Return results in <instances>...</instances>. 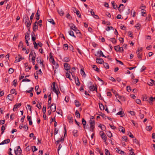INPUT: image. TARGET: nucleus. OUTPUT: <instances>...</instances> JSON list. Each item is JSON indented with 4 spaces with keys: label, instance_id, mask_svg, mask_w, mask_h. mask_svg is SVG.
<instances>
[{
    "label": "nucleus",
    "instance_id": "nucleus-1",
    "mask_svg": "<svg viewBox=\"0 0 155 155\" xmlns=\"http://www.w3.org/2000/svg\"><path fill=\"white\" fill-rule=\"evenodd\" d=\"M23 21H25V23L27 28H29L28 30L30 28V26L31 25V22H30L28 16L25 15L23 17Z\"/></svg>",
    "mask_w": 155,
    "mask_h": 155
},
{
    "label": "nucleus",
    "instance_id": "nucleus-2",
    "mask_svg": "<svg viewBox=\"0 0 155 155\" xmlns=\"http://www.w3.org/2000/svg\"><path fill=\"white\" fill-rule=\"evenodd\" d=\"M90 130L94 132V131L95 122L94 120H89Z\"/></svg>",
    "mask_w": 155,
    "mask_h": 155
},
{
    "label": "nucleus",
    "instance_id": "nucleus-3",
    "mask_svg": "<svg viewBox=\"0 0 155 155\" xmlns=\"http://www.w3.org/2000/svg\"><path fill=\"white\" fill-rule=\"evenodd\" d=\"M70 27V28L75 31L77 34L80 32L79 30L78 29L75 25L74 24H72Z\"/></svg>",
    "mask_w": 155,
    "mask_h": 155
},
{
    "label": "nucleus",
    "instance_id": "nucleus-4",
    "mask_svg": "<svg viewBox=\"0 0 155 155\" xmlns=\"http://www.w3.org/2000/svg\"><path fill=\"white\" fill-rule=\"evenodd\" d=\"M114 48L115 50L117 51L122 52L124 51L123 48L120 47L119 45L115 46Z\"/></svg>",
    "mask_w": 155,
    "mask_h": 155
},
{
    "label": "nucleus",
    "instance_id": "nucleus-5",
    "mask_svg": "<svg viewBox=\"0 0 155 155\" xmlns=\"http://www.w3.org/2000/svg\"><path fill=\"white\" fill-rule=\"evenodd\" d=\"M38 23L37 21H35L33 27V30L34 31H36L37 29L38 28Z\"/></svg>",
    "mask_w": 155,
    "mask_h": 155
},
{
    "label": "nucleus",
    "instance_id": "nucleus-6",
    "mask_svg": "<svg viewBox=\"0 0 155 155\" xmlns=\"http://www.w3.org/2000/svg\"><path fill=\"white\" fill-rule=\"evenodd\" d=\"M51 110L52 112H55L56 110V106L55 104H52L50 106Z\"/></svg>",
    "mask_w": 155,
    "mask_h": 155
},
{
    "label": "nucleus",
    "instance_id": "nucleus-7",
    "mask_svg": "<svg viewBox=\"0 0 155 155\" xmlns=\"http://www.w3.org/2000/svg\"><path fill=\"white\" fill-rule=\"evenodd\" d=\"M97 55H96V56H99V57H101V56H102L103 57H104V58H106V56H105L103 54L102 52L101 51H98L97 52Z\"/></svg>",
    "mask_w": 155,
    "mask_h": 155
},
{
    "label": "nucleus",
    "instance_id": "nucleus-8",
    "mask_svg": "<svg viewBox=\"0 0 155 155\" xmlns=\"http://www.w3.org/2000/svg\"><path fill=\"white\" fill-rule=\"evenodd\" d=\"M68 119L69 121V123H73V118L71 114H69L68 116Z\"/></svg>",
    "mask_w": 155,
    "mask_h": 155
},
{
    "label": "nucleus",
    "instance_id": "nucleus-9",
    "mask_svg": "<svg viewBox=\"0 0 155 155\" xmlns=\"http://www.w3.org/2000/svg\"><path fill=\"white\" fill-rule=\"evenodd\" d=\"M96 61L97 63L99 64H102L104 63V61L103 59L102 58H97L96 59Z\"/></svg>",
    "mask_w": 155,
    "mask_h": 155
},
{
    "label": "nucleus",
    "instance_id": "nucleus-10",
    "mask_svg": "<svg viewBox=\"0 0 155 155\" xmlns=\"http://www.w3.org/2000/svg\"><path fill=\"white\" fill-rule=\"evenodd\" d=\"M64 67L65 69L67 71L70 70L71 69V67L69 65V64L67 63L64 64Z\"/></svg>",
    "mask_w": 155,
    "mask_h": 155
},
{
    "label": "nucleus",
    "instance_id": "nucleus-11",
    "mask_svg": "<svg viewBox=\"0 0 155 155\" xmlns=\"http://www.w3.org/2000/svg\"><path fill=\"white\" fill-rule=\"evenodd\" d=\"M10 142V140L9 139L5 140L2 142L0 143V145L6 144L9 143Z\"/></svg>",
    "mask_w": 155,
    "mask_h": 155
},
{
    "label": "nucleus",
    "instance_id": "nucleus-12",
    "mask_svg": "<svg viewBox=\"0 0 155 155\" xmlns=\"http://www.w3.org/2000/svg\"><path fill=\"white\" fill-rule=\"evenodd\" d=\"M74 79L75 81V83L77 85L79 86L80 84V82L78 78L77 77H74Z\"/></svg>",
    "mask_w": 155,
    "mask_h": 155
},
{
    "label": "nucleus",
    "instance_id": "nucleus-13",
    "mask_svg": "<svg viewBox=\"0 0 155 155\" xmlns=\"http://www.w3.org/2000/svg\"><path fill=\"white\" fill-rule=\"evenodd\" d=\"M116 115H120L121 117H123L125 115V114H124V111H121L118 112L116 114Z\"/></svg>",
    "mask_w": 155,
    "mask_h": 155
},
{
    "label": "nucleus",
    "instance_id": "nucleus-14",
    "mask_svg": "<svg viewBox=\"0 0 155 155\" xmlns=\"http://www.w3.org/2000/svg\"><path fill=\"white\" fill-rule=\"evenodd\" d=\"M57 12L61 16H62L64 14V12L62 9L57 10Z\"/></svg>",
    "mask_w": 155,
    "mask_h": 155
},
{
    "label": "nucleus",
    "instance_id": "nucleus-15",
    "mask_svg": "<svg viewBox=\"0 0 155 155\" xmlns=\"http://www.w3.org/2000/svg\"><path fill=\"white\" fill-rule=\"evenodd\" d=\"M90 91H97V87H94V85L92 86H91L89 87Z\"/></svg>",
    "mask_w": 155,
    "mask_h": 155
},
{
    "label": "nucleus",
    "instance_id": "nucleus-16",
    "mask_svg": "<svg viewBox=\"0 0 155 155\" xmlns=\"http://www.w3.org/2000/svg\"><path fill=\"white\" fill-rule=\"evenodd\" d=\"M116 97L118 96V97L122 101H125V99L124 97L120 96L118 93H116L115 94Z\"/></svg>",
    "mask_w": 155,
    "mask_h": 155
},
{
    "label": "nucleus",
    "instance_id": "nucleus-17",
    "mask_svg": "<svg viewBox=\"0 0 155 155\" xmlns=\"http://www.w3.org/2000/svg\"><path fill=\"white\" fill-rule=\"evenodd\" d=\"M71 73V74H72V76H73V75H72V73L70 71H69V73H68V72H67L66 74V77L67 78H69V79L71 80V78H70V73Z\"/></svg>",
    "mask_w": 155,
    "mask_h": 155
},
{
    "label": "nucleus",
    "instance_id": "nucleus-18",
    "mask_svg": "<svg viewBox=\"0 0 155 155\" xmlns=\"http://www.w3.org/2000/svg\"><path fill=\"white\" fill-rule=\"evenodd\" d=\"M92 68L94 69V70L97 71V72H99L100 71L99 69L97 67V66L95 65H94L92 66Z\"/></svg>",
    "mask_w": 155,
    "mask_h": 155
},
{
    "label": "nucleus",
    "instance_id": "nucleus-19",
    "mask_svg": "<svg viewBox=\"0 0 155 155\" xmlns=\"http://www.w3.org/2000/svg\"><path fill=\"white\" fill-rule=\"evenodd\" d=\"M35 34L33 31L31 33V39L32 41H35L36 40V38L35 37Z\"/></svg>",
    "mask_w": 155,
    "mask_h": 155
},
{
    "label": "nucleus",
    "instance_id": "nucleus-20",
    "mask_svg": "<svg viewBox=\"0 0 155 155\" xmlns=\"http://www.w3.org/2000/svg\"><path fill=\"white\" fill-rule=\"evenodd\" d=\"M64 141V138H62V137L60 139L58 140L56 142V144H58L60 142H61L63 143Z\"/></svg>",
    "mask_w": 155,
    "mask_h": 155
},
{
    "label": "nucleus",
    "instance_id": "nucleus-21",
    "mask_svg": "<svg viewBox=\"0 0 155 155\" xmlns=\"http://www.w3.org/2000/svg\"><path fill=\"white\" fill-rule=\"evenodd\" d=\"M109 40L111 41L112 43L114 44H116V40L114 38H110V39H109Z\"/></svg>",
    "mask_w": 155,
    "mask_h": 155
},
{
    "label": "nucleus",
    "instance_id": "nucleus-22",
    "mask_svg": "<svg viewBox=\"0 0 155 155\" xmlns=\"http://www.w3.org/2000/svg\"><path fill=\"white\" fill-rule=\"evenodd\" d=\"M101 137L102 139L104 140V142H105L107 139V137L105 134L101 135Z\"/></svg>",
    "mask_w": 155,
    "mask_h": 155
},
{
    "label": "nucleus",
    "instance_id": "nucleus-23",
    "mask_svg": "<svg viewBox=\"0 0 155 155\" xmlns=\"http://www.w3.org/2000/svg\"><path fill=\"white\" fill-rule=\"evenodd\" d=\"M73 8L75 9L76 11V12H75L77 16L79 18L81 17V15H79L80 12L78 10H77L75 8Z\"/></svg>",
    "mask_w": 155,
    "mask_h": 155
},
{
    "label": "nucleus",
    "instance_id": "nucleus-24",
    "mask_svg": "<svg viewBox=\"0 0 155 155\" xmlns=\"http://www.w3.org/2000/svg\"><path fill=\"white\" fill-rule=\"evenodd\" d=\"M75 115L76 117L77 118H80V114L78 110H76L75 111Z\"/></svg>",
    "mask_w": 155,
    "mask_h": 155
},
{
    "label": "nucleus",
    "instance_id": "nucleus-25",
    "mask_svg": "<svg viewBox=\"0 0 155 155\" xmlns=\"http://www.w3.org/2000/svg\"><path fill=\"white\" fill-rule=\"evenodd\" d=\"M38 11L39 10H38L36 14L35 15L36 18L37 20H38L39 19L40 14H39L38 13Z\"/></svg>",
    "mask_w": 155,
    "mask_h": 155
},
{
    "label": "nucleus",
    "instance_id": "nucleus-26",
    "mask_svg": "<svg viewBox=\"0 0 155 155\" xmlns=\"http://www.w3.org/2000/svg\"><path fill=\"white\" fill-rule=\"evenodd\" d=\"M7 98H8V99H9L10 101H12L13 99V97L12 94H9L8 95L7 97Z\"/></svg>",
    "mask_w": 155,
    "mask_h": 155
},
{
    "label": "nucleus",
    "instance_id": "nucleus-27",
    "mask_svg": "<svg viewBox=\"0 0 155 155\" xmlns=\"http://www.w3.org/2000/svg\"><path fill=\"white\" fill-rule=\"evenodd\" d=\"M119 131L124 133H125V129L124 127L120 126V127Z\"/></svg>",
    "mask_w": 155,
    "mask_h": 155
},
{
    "label": "nucleus",
    "instance_id": "nucleus-28",
    "mask_svg": "<svg viewBox=\"0 0 155 155\" xmlns=\"http://www.w3.org/2000/svg\"><path fill=\"white\" fill-rule=\"evenodd\" d=\"M95 79L97 80H98L99 81H101L102 82V84H103L104 83V81L103 80H102L101 79L99 78V77H98L97 76H96L94 77Z\"/></svg>",
    "mask_w": 155,
    "mask_h": 155
},
{
    "label": "nucleus",
    "instance_id": "nucleus-29",
    "mask_svg": "<svg viewBox=\"0 0 155 155\" xmlns=\"http://www.w3.org/2000/svg\"><path fill=\"white\" fill-rule=\"evenodd\" d=\"M70 60V58L69 57H68L64 58V61L65 62H68Z\"/></svg>",
    "mask_w": 155,
    "mask_h": 155
},
{
    "label": "nucleus",
    "instance_id": "nucleus-30",
    "mask_svg": "<svg viewBox=\"0 0 155 155\" xmlns=\"http://www.w3.org/2000/svg\"><path fill=\"white\" fill-rule=\"evenodd\" d=\"M111 3L114 8L116 9L117 7V5L114 3V1L112 2Z\"/></svg>",
    "mask_w": 155,
    "mask_h": 155
},
{
    "label": "nucleus",
    "instance_id": "nucleus-31",
    "mask_svg": "<svg viewBox=\"0 0 155 155\" xmlns=\"http://www.w3.org/2000/svg\"><path fill=\"white\" fill-rule=\"evenodd\" d=\"M69 34L70 35L73 36L75 38H76V37L74 35V32L72 31H69Z\"/></svg>",
    "mask_w": 155,
    "mask_h": 155
},
{
    "label": "nucleus",
    "instance_id": "nucleus-32",
    "mask_svg": "<svg viewBox=\"0 0 155 155\" xmlns=\"http://www.w3.org/2000/svg\"><path fill=\"white\" fill-rule=\"evenodd\" d=\"M17 152H19L20 153V154H19V155L21 154V152H22V150L21 149L20 146H18V148L17 150H16Z\"/></svg>",
    "mask_w": 155,
    "mask_h": 155
},
{
    "label": "nucleus",
    "instance_id": "nucleus-33",
    "mask_svg": "<svg viewBox=\"0 0 155 155\" xmlns=\"http://www.w3.org/2000/svg\"><path fill=\"white\" fill-rule=\"evenodd\" d=\"M30 38H29V34L27 32L26 33L25 35V40H29Z\"/></svg>",
    "mask_w": 155,
    "mask_h": 155
},
{
    "label": "nucleus",
    "instance_id": "nucleus-34",
    "mask_svg": "<svg viewBox=\"0 0 155 155\" xmlns=\"http://www.w3.org/2000/svg\"><path fill=\"white\" fill-rule=\"evenodd\" d=\"M75 105L76 107H79L81 105V104L79 103V102L77 101H75Z\"/></svg>",
    "mask_w": 155,
    "mask_h": 155
},
{
    "label": "nucleus",
    "instance_id": "nucleus-35",
    "mask_svg": "<svg viewBox=\"0 0 155 155\" xmlns=\"http://www.w3.org/2000/svg\"><path fill=\"white\" fill-rule=\"evenodd\" d=\"M106 134L107 136L110 138H111L112 136V134L110 131H107Z\"/></svg>",
    "mask_w": 155,
    "mask_h": 155
},
{
    "label": "nucleus",
    "instance_id": "nucleus-36",
    "mask_svg": "<svg viewBox=\"0 0 155 155\" xmlns=\"http://www.w3.org/2000/svg\"><path fill=\"white\" fill-rule=\"evenodd\" d=\"M63 47L64 50H67L68 48V45L67 44H65L63 45Z\"/></svg>",
    "mask_w": 155,
    "mask_h": 155
},
{
    "label": "nucleus",
    "instance_id": "nucleus-37",
    "mask_svg": "<svg viewBox=\"0 0 155 155\" xmlns=\"http://www.w3.org/2000/svg\"><path fill=\"white\" fill-rule=\"evenodd\" d=\"M48 22H49L53 25H54L55 24V22H54V20L52 19H48Z\"/></svg>",
    "mask_w": 155,
    "mask_h": 155
},
{
    "label": "nucleus",
    "instance_id": "nucleus-38",
    "mask_svg": "<svg viewBox=\"0 0 155 155\" xmlns=\"http://www.w3.org/2000/svg\"><path fill=\"white\" fill-rule=\"evenodd\" d=\"M36 61L38 63H39L41 61V58L40 57H38L36 58Z\"/></svg>",
    "mask_w": 155,
    "mask_h": 155
},
{
    "label": "nucleus",
    "instance_id": "nucleus-39",
    "mask_svg": "<svg viewBox=\"0 0 155 155\" xmlns=\"http://www.w3.org/2000/svg\"><path fill=\"white\" fill-rule=\"evenodd\" d=\"M104 67L106 69H109V66L108 64L107 63H105L104 64Z\"/></svg>",
    "mask_w": 155,
    "mask_h": 155
},
{
    "label": "nucleus",
    "instance_id": "nucleus-40",
    "mask_svg": "<svg viewBox=\"0 0 155 155\" xmlns=\"http://www.w3.org/2000/svg\"><path fill=\"white\" fill-rule=\"evenodd\" d=\"M81 74L82 76L86 75L85 72H84V70L83 69H81L80 71Z\"/></svg>",
    "mask_w": 155,
    "mask_h": 155
},
{
    "label": "nucleus",
    "instance_id": "nucleus-41",
    "mask_svg": "<svg viewBox=\"0 0 155 155\" xmlns=\"http://www.w3.org/2000/svg\"><path fill=\"white\" fill-rule=\"evenodd\" d=\"M50 61L52 63L54 64L55 65V62L54 61V58H51L49 59Z\"/></svg>",
    "mask_w": 155,
    "mask_h": 155
},
{
    "label": "nucleus",
    "instance_id": "nucleus-42",
    "mask_svg": "<svg viewBox=\"0 0 155 155\" xmlns=\"http://www.w3.org/2000/svg\"><path fill=\"white\" fill-rule=\"evenodd\" d=\"M78 132L77 130H74L73 131V135L75 137H76L77 136V135H76V134Z\"/></svg>",
    "mask_w": 155,
    "mask_h": 155
},
{
    "label": "nucleus",
    "instance_id": "nucleus-43",
    "mask_svg": "<svg viewBox=\"0 0 155 155\" xmlns=\"http://www.w3.org/2000/svg\"><path fill=\"white\" fill-rule=\"evenodd\" d=\"M5 130V127L3 125L2 126V127H1V130H2L1 134H3Z\"/></svg>",
    "mask_w": 155,
    "mask_h": 155
},
{
    "label": "nucleus",
    "instance_id": "nucleus-44",
    "mask_svg": "<svg viewBox=\"0 0 155 155\" xmlns=\"http://www.w3.org/2000/svg\"><path fill=\"white\" fill-rule=\"evenodd\" d=\"M122 140H124L126 142H127V137L125 136H123L122 138Z\"/></svg>",
    "mask_w": 155,
    "mask_h": 155
},
{
    "label": "nucleus",
    "instance_id": "nucleus-45",
    "mask_svg": "<svg viewBox=\"0 0 155 155\" xmlns=\"http://www.w3.org/2000/svg\"><path fill=\"white\" fill-rule=\"evenodd\" d=\"M13 71H14V70L12 68H11L9 69L8 73L9 74H12L13 72Z\"/></svg>",
    "mask_w": 155,
    "mask_h": 155
},
{
    "label": "nucleus",
    "instance_id": "nucleus-46",
    "mask_svg": "<svg viewBox=\"0 0 155 155\" xmlns=\"http://www.w3.org/2000/svg\"><path fill=\"white\" fill-rule=\"evenodd\" d=\"M99 107L101 110H103L104 109V107L103 105L102 104H99Z\"/></svg>",
    "mask_w": 155,
    "mask_h": 155
},
{
    "label": "nucleus",
    "instance_id": "nucleus-47",
    "mask_svg": "<svg viewBox=\"0 0 155 155\" xmlns=\"http://www.w3.org/2000/svg\"><path fill=\"white\" fill-rule=\"evenodd\" d=\"M152 127L151 126H147L146 127V129L147 130L150 131L151 130Z\"/></svg>",
    "mask_w": 155,
    "mask_h": 155
},
{
    "label": "nucleus",
    "instance_id": "nucleus-48",
    "mask_svg": "<svg viewBox=\"0 0 155 155\" xmlns=\"http://www.w3.org/2000/svg\"><path fill=\"white\" fill-rule=\"evenodd\" d=\"M82 123L83 125H86V121L84 118H83L82 120Z\"/></svg>",
    "mask_w": 155,
    "mask_h": 155
},
{
    "label": "nucleus",
    "instance_id": "nucleus-49",
    "mask_svg": "<svg viewBox=\"0 0 155 155\" xmlns=\"http://www.w3.org/2000/svg\"><path fill=\"white\" fill-rule=\"evenodd\" d=\"M18 58L20 60V61L24 59V58H22L20 54L18 55Z\"/></svg>",
    "mask_w": 155,
    "mask_h": 155
},
{
    "label": "nucleus",
    "instance_id": "nucleus-50",
    "mask_svg": "<svg viewBox=\"0 0 155 155\" xmlns=\"http://www.w3.org/2000/svg\"><path fill=\"white\" fill-rule=\"evenodd\" d=\"M35 56H33L32 57L31 60L32 62V63L33 65L35 64Z\"/></svg>",
    "mask_w": 155,
    "mask_h": 155
},
{
    "label": "nucleus",
    "instance_id": "nucleus-51",
    "mask_svg": "<svg viewBox=\"0 0 155 155\" xmlns=\"http://www.w3.org/2000/svg\"><path fill=\"white\" fill-rule=\"evenodd\" d=\"M110 29L114 30V28H113V27H112L111 26H109L106 29V30L107 31H109L110 30Z\"/></svg>",
    "mask_w": 155,
    "mask_h": 155
},
{
    "label": "nucleus",
    "instance_id": "nucleus-52",
    "mask_svg": "<svg viewBox=\"0 0 155 155\" xmlns=\"http://www.w3.org/2000/svg\"><path fill=\"white\" fill-rule=\"evenodd\" d=\"M34 13H32L31 15V16L30 17V21H31V22H32V20H33V19L34 16Z\"/></svg>",
    "mask_w": 155,
    "mask_h": 155
},
{
    "label": "nucleus",
    "instance_id": "nucleus-53",
    "mask_svg": "<svg viewBox=\"0 0 155 155\" xmlns=\"http://www.w3.org/2000/svg\"><path fill=\"white\" fill-rule=\"evenodd\" d=\"M105 152L106 155H109V154H110L109 151L107 149L105 150Z\"/></svg>",
    "mask_w": 155,
    "mask_h": 155
},
{
    "label": "nucleus",
    "instance_id": "nucleus-54",
    "mask_svg": "<svg viewBox=\"0 0 155 155\" xmlns=\"http://www.w3.org/2000/svg\"><path fill=\"white\" fill-rule=\"evenodd\" d=\"M18 47H21V48H22L23 47V42L22 41H20V43H19V45H18Z\"/></svg>",
    "mask_w": 155,
    "mask_h": 155
},
{
    "label": "nucleus",
    "instance_id": "nucleus-55",
    "mask_svg": "<svg viewBox=\"0 0 155 155\" xmlns=\"http://www.w3.org/2000/svg\"><path fill=\"white\" fill-rule=\"evenodd\" d=\"M42 111L44 114H45V113L46 111V107L45 106H43L42 109Z\"/></svg>",
    "mask_w": 155,
    "mask_h": 155
},
{
    "label": "nucleus",
    "instance_id": "nucleus-56",
    "mask_svg": "<svg viewBox=\"0 0 155 155\" xmlns=\"http://www.w3.org/2000/svg\"><path fill=\"white\" fill-rule=\"evenodd\" d=\"M31 81L29 79H27V78H25L24 79H23L22 80V82H25V81H28V82H30Z\"/></svg>",
    "mask_w": 155,
    "mask_h": 155
},
{
    "label": "nucleus",
    "instance_id": "nucleus-57",
    "mask_svg": "<svg viewBox=\"0 0 155 155\" xmlns=\"http://www.w3.org/2000/svg\"><path fill=\"white\" fill-rule=\"evenodd\" d=\"M13 85L15 87H16L17 84V80H14L13 81Z\"/></svg>",
    "mask_w": 155,
    "mask_h": 155
},
{
    "label": "nucleus",
    "instance_id": "nucleus-58",
    "mask_svg": "<svg viewBox=\"0 0 155 155\" xmlns=\"http://www.w3.org/2000/svg\"><path fill=\"white\" fill-rule=\"evenodd\" d=\"M147 84L150 86H152L153 84H155L154 82L152 83L150 82H147Z\"/></svg>",
    "mask_w": 155,
    "mask_h": 155
},
{
    "label": "nucleus",
    "instance_id": "nucleus-59",
    "mask_svg": "<svg viewBox=\"0 0 155 155\" xmlns=\"http://www.w3.org/2000/svg\"><path fill=\"white\" fill-rule=\"evenodd\" d=\"M61 147L62 145H61V144H60L58 148V154H59V151L60 150Z\"/></svg>",
    "mask_w": 155,
    "mask_h": 155
},
{
    "label": "nucleus",
    "instance_id": "nucleus-60",
    "mask_svg": "<svg viewBox=\"0 0 155 155\" xmlns=\"http://www.w3.org/2000/svg\"><path fill=\"white\" fill-rule=\"evenodd\" d=\"M138 79H134L133 80L132 82L134 84H135L138 82Z\"/></svg>",
    "mask_w": 155,
    "mask_h": 155
},
{
    "label": "nucleus",
    "instance_id": "nucleus-61",
    "mask_svg": "<svg viewBox=\"0 0 155 155\" xmlns=\"http://www.w3.org/2000/svg\"><path fill=\"white\" fill-rule=\"evenodd\" d=\"M109 79L112 81L113 82H115L116 81V80L113 77H110V78Z\"/></svg>",
    "mask_w": 155,
    "mask_h": 155
},
{
    "label": "nucleus",
    "instance_id": "nucleus-62",
    "mask_svg": "<svg viewBox=\"0 0 155 155\" xmlns=\"http://www.w3.org/2000/svg\"><path fill=\"white\" fill-rule=\"evenodd\" d=\"M130 114L133 116L135 115V113L134 111H130L129 112Z\"/></svg>",
    "mask_w": 155,
    "mask_h": 155
},
{
    "label": "nucleus",
    "instance_id": "nucleus-63",
    "mask_svg": "<svg viewBox=\"0 0 155 155\" xmlns=\"http://www.w3.org/2000/svg\"><path fill=\"white\" fill-rule=\"evenodd\" d=\"M24 129L26 131H27V130L28 129V126H27V125H24L23 126V127Z\"/></svg>",
    "mask_w": 155,
    "mask_h": 155
},
{
    "label": "nucleus",
    "instance_id": "nucleus-64",
    "mask_svg": "<svg viewBox=\"0 0 155 155\" xmlns=\"http://www.w3.org/2000/svg\"><path fill=\"white\" fill-rule=\"evenodd\" d=\"M119 153L122 155H126V153L122 150H120V153Z\"/></svg>",
    "mask_w": 155,
    "mask_h": 155
}]
</instances>
